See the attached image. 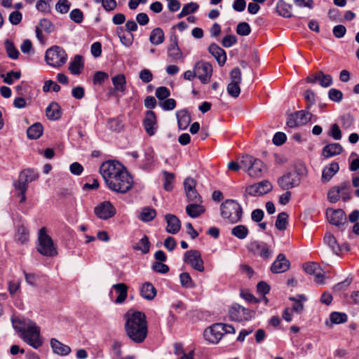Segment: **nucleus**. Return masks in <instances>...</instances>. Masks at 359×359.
I'll use <instances>...</instances> for the list:
<instances>
[{
	"label": "nucleus",
	"instance_id": "603ef678",
	"mask_svg": "<svg viewBox=\"0 0 359 359\" xmlns=\"http://www.w3.org/2000/svg\"><path fill=\"white\" fill-rule=\"evenodd\" d=\"M180 280L182 286L185 288H193L195 287L191 276L187 272L182 273L180 275Z\"/></svg>",
	"mask_w": 359,
	"mask_h": 359
},
{
	"label": "nucleus",
	"instance_id": "9b49d317",
	"mask_svg": "<svg viewBox=\"0 0 359 359\" xmlns=\"http://www.w3.org/2000/svg\"><path fill=\"white\" fill-rule=\"evenodd\" d=\"M351 188L346 183H343L341 186H335L332 187L327 193V199L330 203H337L340 198L346 201L350 199Z\"/></svg>",
	"mask_w": 359,
	"mask_h": 359
},
{
	"label": "nucleus",
	"instance_id": "09e8293b",
	"mask_svg": "<svg viewBox=\"0 0 359 359\" xmlns=\"http://www.w3.org/2000/svg\"><path fill=\"white\" fill-rule=\"evenodd\" d=\"M294 114L299 126L306 125L309 121H311L312 117V114L306 111V110L297 111L294 112Z\"/></svg>",
	"mask_w": 359,
	"mask_h": 359
},
{
	"label": "nucleus",
	"instance_id": "6e6d98bb",
	"mask_svg": "<svg viewBox=\"0 0 359 359\" xmlns=\"http://www.w3.org/2000/svg\"><path fill=\"white\" fill-rule=\"evenodd\" d=\"M109 79V75L107 73L102 72V71H98L96 72L93 78V83L95 86H101L104 83V82Z\"/></svg>",
	"mask_w": 359,
	"mask_h": 359
},
{
	"label": "nucleus",
	"instance_id": "bb28decb",
	"mask_svg": "<svg viewBox=\"0 0 359 359\" xmlns=\"http://www.w3.org/2000/svg\"><path fill=\"white\" fill-rule=\"evenodd\" d=\"M46 116L49 120L57 121L62 116V109L59 104L56 102H52L46 109Z\"/></svg>",
	"mask_w": 359,
	"mask_h": 359
},
{
	"label": "nucleus",
	"instance_id": "7c9ffc66",
	"mask_svg": "<svg viewBox=\"0 0 359 359\" xmlns=\"http://www.w3.org/2000/svg\"><path fill=\"white\" fill-rule=\"evenodd\" d=\"M342 151L343 147L339 143H330L323 147L322 154L325 158H330L339 155Z\"/></svg>",
	"mask_w": 359,
	"mask_h": 359
},
{
	"label": "nucleus",
	"instance_id": "79ce46f5",
	"mask_svg": "<svg viewBox=\"0 0 359 359\" xmlns=\"http://www.w3.org/2000/svg\"><path fill=\"white\" fill-rule=\"evenodd\" d=\"M13 186L15 190L19 191L20 202L24 203L26 201L25 192L28 187V181H14Z\"/></svg>",
	"mask_w": 359,
	"mask_h": 359
},
{
	"label": "nucleus",
	"instance_id": "72a5a7b5",
	"mask_svg": "<svg viewBox=\"0 0 359 359\" xmlns=\"http://www.w3.org/2000/svg\"><path fill=\"white\" fill-rule=\"evenodd\" d=\"M112 289L114 290L118 295L114 301L115 303H123L128 295V286L125 283H116L112 285Z\"/></svg>",
	"mask_w": 359,
	"mask_h": 359
},
{
	"label": "nucleus",
	"instance_id": "ddd939ff",
	"mask_svg": "<svg viewBox=\"0 0 359 359\" xmlns=\"http://www.w3.org/2000/svg\"><path fill=\"white\" fill-rule=\"evenodd\" d=\"M273 188L270 181H259L245 188V195L261 196L269 193Z\"/></svg>",
	"mask_w": 359,
	"mask_h": 359
},
{
	"label": "nucleus",
	"instance_id": "0e129e2a",
	"mask_svg": "<svg viewBox=\"0 0 359 359\" xmlns=\"http://www.w3.org/2000/svg\"><path fill=\"white\" fill-rule=\"evenodd\" d=\"M70 6L68 0H59L55 5V9L57 12L65 14L69 11Z\"/></svg>",
	"mask_w": 359,
	"mask_h": 359
},
{
	"label": "nucleus",
	"instance_id": "9d476101",
	"mask_svg": "<svg viewBox=\"0 0 359 359\" xmlns=\"http://www.w3.org/2000/svg\"><path fill=\"white\" fill-rule=\"evenodd\" d=\"M184 262L190 265L191 268L199 272L205 270L204 262L201 258V252L197 250H188L184 253Z\"/></svg>",
	"mask_w": 359,
	"mask_h": 359
},
{
	"label": "nucleus",
	"instance_id": "20e7f679",
	"mask_svg": "<svg viewBox=\"0 0 359 359\" xmlns=\"http://www.w3.org/2000/svg\"><path fill=\"white\" fill-rule=\"evenodd\" d=\"M220 215L227 223L234 224L241 222L243 210L241 205L234 199H226L219 207Z\"/></svg>",
	"mask_w": 359,
	"mask_h": 359
},
{
	"label": "nucleus",
	"instance_id": "774afa93",
	"mask_svg": "<svg viewBox=\"0 0 359 359\" xmlns=\"http://www.w3.org/2000/svg\"><path fill=\"white\" fill-rule=\"evenodd\" d=\"M155 95L159 100H164L170 95V91L167 87L161 86L157 88Z\"/></svg>",
	"mask_w": 359,
	"mask_h": 359
},
{
	"label": "nucleus",
	"instance_id": "4d7b16f0",
	"mask_svg": "<svg viewBox=\"0 0 359 359\" xmlns=\"http://www.w3.org/2000/svg\"><path fill=\"white\" fill-rule=\"evenodd\" d=\"M0 76L4 78V82L8 84L12 85L13 83V79L18 80L21 77L20 72H14L11 71L6 74V76L4 74H1Z\"/></svg>",
	"mask_w": 359,
	"mask_h": 359
},
{
	"label": "nucleus",
	"instance_id": "58836bf2",
	"mask_svg": "<svg viewBox=\"0 0 359 359\" xmlns=\"http://www.w3.org/2000/svg\"><path fill=\"white\" fill-rule=\"evenodd\" d=\"M165 39V35L163 29L160 27L154 28L150 33L149 41L154 46L161 44Z\"/></svg>",
	"mask_w": 359,
	"mask_h": 359
},
{
	"label": "nucleus",
	"instance_id": "423d86ee",
	"mask_svg": "<svg viewBox=\"0 0 359 359\" xmlns=\"http://www.w3.org/2000/svg\"><path fill=\"white\" fill-rule=\"evenodd\" d=\"M45 60L48 65L60 67L66 63L67 55L62 47L53 46L46 50Z\"/></svg>",
	"mask_w": 359,
	"mask_h": 359
},
{
	"label": "nucleus",
	"instance_id": "338daca9",
	"mask_svg": "<svg viewBox=\"0 0 359 359\" xmlns=\"http://www.w3.org/2000/svg\"><path fill=\"white\" fill-rule=\"evenodd\" d=\"M159 105L165 111H170L176 107L177 103L173 98H166L163 102H159Z\"/></svg>",
	"mask_w": 359,
	"mask_h": 359
},
{
	"label": "nucleus",
	"instance_id": "f3484780",
	"mask_svg": "<svg viewBox=\"0 0 359 359\" xmlns=\"http://www.w3.org/2000/svg\"><path fill=\"white\" fill-rule=\"evenodd\" d=\"M170 43L168 47V55L172 61L183 59V53L178 46V37L175 34L170 36Z\"/></svg>",
	"mask_w": 359,
	"mask_h": 359
},
{
	"label": "nucleus",
	"instance_id": "473e14b6",
	"mask_svg": "<svg viewBox=\"0 0 359 359\" xmlns=\"http://www.w3.org/2000/svg\"><path fill=\"white\" fill-rule=\"evenodd\" d=\"M292 6L286 3L284 0H279L276 6V11L280 15L285 18H290L292 14Z\"/></svg>",
	"mask_w": 359,
	"mask_h": 359
},
{
	"label": "nucleus",
	"instance_id": "7ed1b4c3",
	"mask_svg": "<svg viewBox=\"0 0 359 359\" xmlns=\"http://www.w3.org/2000/svg\"><path fill=\"white\" fill-rule=\"evenodd\" d=\"M100 172L104 180H133V178L127 168L116 160L103 162L100 167Z\"/></svg>",
	"mask_w": 359,
	"mask_h": 359
},
{
	"label": "nucleus",
	"instance_id": "f03ea898",
	"mask_svg": "<svg viewBox=\"0 0 359 359\" xmlns=\"http://www.w3.org/2000/svg\"><path fill=\"white\" fill-rule=\"evenodd\" d=\"M126 333L128 338L136 344L142 343L148 333L147 322L144 313L135 311L126 315Z\"/></svg>",
	"mask_w": 359,
	"mask_h": 359
},
{
	"label": "nucleus",
	"instance_id": "aec40b11",
	"mask_svg": "<svg viewBox=\"0 0 359 359\" xmlns=\"http://www.w3.org/2000/svg\"><path fill=\"white\" fill-rule=\"evenodd\" d=\"M196 181H184V187L187 198L190 202L201 203V197L196 189Z\"/></svg>",
	"mask_w": 359,
	"mask_h": 359
},
{
	"label": "nucleus",
	"instance_id": "ea45409f",
	"mask_svg": "<svg viewBox=\"0 0 359 359\" xmlns=\"http://www.w3.org/2000/svg\"><path fill=\"white\" fill-rule=\"evenodd\" d=\"M156 210L147 206L142 208L138 218L144 222H149L152 221L156 217Z\"/></svg>",
	"mask_w": 359,
	"mask_h": 359
},
{
	"label": "nucleus",
	"instance_id": "2eb2a0df",
	"mask_svg": "<svg viewBox=\"0 0 359 359\" xmlns=\"http://www.w3.org/2000/svg\"><path fill=\"white\" fill-rule=\"evenodd\" d=\"M94 212L100 219H108L115 215L116 210L111 202L104 201L95 208Z\"/></svg>",
	"mask_w": 359,
	"mask_h": 359
},
{
	"label": "nucleus",
	"instance_id": "a878e982",
	"mask_svg": "<svg viewBox=\"0 0 359 359\" xmlns=\"http://www.w3.org/2000/svg\"><path fill=\"white\" fill-rule=\"evenodd\" d=\"M165 218L167 223V232L172 234H176L181 227L180 220L175 215L172 214H167Z\"/></svg>",
	"mask_w": 359,
	"mask_h": 359
},
{
	"label": "nucleus",
	"instance_id": "412c9836",
	"mask_svg": "<svg viewBox=\"0 0 359 359\" xmlns=\"http://www.w3.org/2000/svg\"><path fill=\"white\" fill-rule=\"evenodd\" d=\"M106 185L116 193L125 194L128 192L133 185V181H104Z\"/></svg>",
	"mask_w": 359,
	"mask_h": 359
},
{
	"label": "nucleus",
	"instance_id": "a211bd4d",
	"mask_svg": "<svg viewBox=\"0 0 359 359\" xmlns=\"http://www.w3.org/2000/svg\"><path fill=\"white\" fill-rule=\"evenodd\" d=\"M290 262L284 254H279L271 266V271L273 273H280L287 271L290 269Z\"/></svg>",
	"mask_w": 359,
	"mask_h": 359
},
{
	"label": "nucleus",
	"instance_id": "c85d7f7f",
	"mask_svg": "<svg viewBox=\"0 0 359 359\" xmlns=\"http://www.w3.org/2000/svg\"><path fill=\"white\" fill-rule=\"evenodd\" d=\"M304 270L308 274L314 275L317 283H323L324 275L319 271L320 266L318 264L315 262L306 263L304 265Z\"/></svg>",
	"mask_w": 359,
	"mask_h": 359
},
{
	"label": "nucleus",
	"instance_id": "e433bc0d",
	"mask_svg": "<svg viewBox=\"0 0 359 359\" xmlns=\"http://www.w3.org/2000/svg\"><path fill=\"white\" fill-rule=\"evenodd\" d=\"M140 294L144 299L152 300L156 295V290L151 283L146 282L140 288Z\"/></svg>",
	"mask_w": 359,
	"mask_h": 359
},
{
	"label": "nucleus",
	"instance_id": "864d4df0",
	"mask_svg": "<svg viewBox=\"0 0 359 359\" xmlns=\"http://www.w3.org/2000/svg\"><path fill=\"white\" fill-rule=\"evenodd\" d=\"M331 324H341L346 322L347 316L344 313L332 312L330 315Z\"/></svg>",
	"mask_w": 359,
	"mask_h": 359
},
{
	"label": "nucleus",
	"instance_id": "c756f323",
	"mask_svg": "<svg viewBox=\"0 0 359 359\" xmlns=\"http://www.w3.org/2000/svg\"><path fill=\"white\" fill-rule=\"evenodd\" d=\"M178 128L186 130L191 123V115L187 109H181L176 112Z\"/></svg>",
	"mask_w": 359,
	"mask_h": 359
},
{
	"label": "nucleus",
	"instance_id": "dca6fc26",
	"mask_svg": "<svg viewBox=\"0 0 359 359\" xmlns=\"http://www.w3.org/2000/svg\"><path fill=\"white\" fill-rule=\"evenodd\" d=\"M204 338L212 344H217L223 336L221 323H215L203 332Z\"/></svg>",
	"mask_w": 359,
	"mask_h": 359
},
{
	"label": "nucleus",
	"instance_id": "5fc2aeb1",
	"mask_svg": "<svg viewBox=\"0 0 359 359\" xmlns=\"http://www.w3.org/2000/svg\"><path fill=\"white\" fill-rule=\"evenodd\" d=\"M38 177V172L33 168L25 169L19 175V180H36Z\"/></svg>",
	"mask_w": 359,
	"mask_h": 359
},
{
	"label": "nucleus",
	"instance_id": "2f4dec72",
	"mask_svg": "<svg viewBox=\"0 0 359 359\" xmlns=\"http://www.w3.org/2000/svg\"><path fill=\"white\" fill-rule=\"evenodd\" d=\"M114 90H117L124 95L126 90V79L123 74H118L111 78Z\"/></svg>",
	"mask_w": 359,
	"mask_h": 359
},
{
	"label": "nucleus",
	"instance_id": "bf43d9fd",
	"mask_svg": "<svg viewBox=\"0 0 359 359\" xmlns=\"http://www.w3.org/2000/svg\"><path fill=\"white\" fill-rule=\"evenodd\" d=\"M251 32L250 25L246 22H241L236 27V33L240 36H248Z\"/></svg>",
	"mask_w": 359,
	"mask_h": 359
},
{
	"label": "nucleus",
	"instance_id": "a18cd8bd",
	"mask_svg": "<svg viewBox=\"0 0 359 359\" xmlns=\"http://www.w3.org/2000/svg\"><path fill=\"white\" fill-rule=\"evenodd\" d=\"M231 234L238 239L243 240L248 237L249 230L246 226L239 224L231 229Z\"/></svg>",
	"mask_w": 359,
	"mask_h": 359
},
{
	"label": "nucleus",
	"instance_id": "6e6552de",
	"mask_svg": "<svg viewBox=\"0 0 359 359\" xmlns=\"http://www.w3.org/2000/svg\"><path fill=\"white\" fill-rule=\"evenodd\" d=\"M326 215L328 222L341 231H344L345 226H347L346 215L344 211L341 209L334 210L332 208H327L326 210Z\"/></svg>",
	"mask_w": 359,
	"mask_h": 359
},
{
	"label": "nucleus",
	"instance_id": "e2e57ef3",
	"mask_svg": "<svg viewBox=\"0 0 359 359\" xmlns=\"http://www.w3.org/2000/svg\"><path fill=\"white\" fill-rule=\"evenodd\" d=\"M51 0H39L36 2V8L41 13H48L50 11V2Z\"/></svg>",
	"mask_w": 359,
	"mask_h": 359
},
{
	"label": "nucleus",
	"instance_id": "37998d69",
	"mask_svg": "<svg viewBox=\"0 0 359 359\" xmlns=\"http://www.w3.org/2000/svg\"><path fill=\"white\" fill-rule=\"evenodd\" d=\"M324 242L331 248V250L334 254H339L341 249L339 244L337 242L336 238L332 234L330 233H325L324 237Z\"/></svg>",
	"mask_w": 359,
	"mask_h": 359
},
{
	"label": "nucleus",
	"instance_id": "1a4fd4ad",
	"mask_svg": "<svg viewBox=\"0 0 359 359\" xmlns=\"http://www.w3.org/2000/svg\"><path fill=\"white\" fill-rule=\"evenodd\" d=\"M253 316V313L238 304H234L229 309V316L231 320L237 322H243L250 320Z\"/></svg>",
	"mask_w": 359,
	"mask_h": 359
},
{
	"label": "nucleus",
	"instance_id": "f8f14e48",
	"mask_svg": "<svg viewBox=\"0 0 359 359\" xmlns=\"http://www.w3.org/2000/svg\"><path fill=\"white\" fill-rule=\"evenodd\" d=\"M359 210H354L346 217L347 226H345L344 231H348V238L349 239L356 238L359 236Z\"/></svg>",
	"mask_w": 359,
	"mask_h": 359
},
{
	"label": "nucleus",
	"instance_id": "b1692460",
	"mask_svg": "<svg viewBox=\"0 0 359 359\" xmlns=\"http://www.w3.org/2000/svg\"><path fill=\"white\" fill-rule=\"evenodd\" d=\"M50 345L53 353L60 356H67L72 351V349L69 346L62 344L55 338H52L50 340Z\"/></svg>",
	"mask_w": 359,
	"mask_h": 359
},
{
	"label": "nucleus",
	"instance_id": "0eeeda50",
	"mask_svg": "<svg viewBox=\"0 0 359 359\" xmlns=\"http://www.w3.org/2000/svg\"><path fill=\"white\" fill-rule=\"evenodd\" d=\"M248 249L264 261H269L273 255V250L271 247L262 241H254L250 242Z\"/></svg>",
	"mask_w": 359,
	"mask_h": 359
},
{
	"label": "nucleus",
	"instance_id": "5701e85b",
	"mask_svg": "<svg viewBox=\"0 0 359 359\" xmlns=\"http://www.w3.org/2000/svg\"><path fill=\"white\" fill-rule=\"evenodd\" d=\"M306 168L300 164L292 168L290 171L285 173L279 180H300L306 177Z\"/></svg>",
	"mask_w": 359,
	"mask_h": 359
},
{
	"label": "nucleus",
	"instance_id": "4c0bfd02",
	"mask_svg": "<svg viewBox=\"0 0 359 359\" xmlns=\"http://www.w3.org/2000/svg\"><path fill=\"white\" fill-rule=\"evenodd\" d=\"M205 211V209L204 206L198 204V203L193 202V203L189 204L186 207L187 214L192 218L199 217L201 215L204 213Z\"/></svg>",
	"mask_w": 359,
	"mask_h": 359
},
{
	"label": "nucleus",
	"instance_id": "6ab92c4d",
	"mask_svg": "<svg viewBox=\"0 0 359 359\" xmlns=\"http://www.w3.org/2000/svg\"><path fill=\"white\" fill-rule=\"evenodd\" d=\"M143 125L145 131L149 136H152L156 133V128L157 125V120L156 114L151 111H147L145 117L143 120Z\"/></svg>",
	"mask_w": 359,
	"mask_h": 359
},
{
	"label": "nucleus",
	"instance_id": "8fccbe9b",
	"mask_svg": "<svg viewBox=\"0 0 359 359\" xmlns=\"http://www.w3.org/2000/svg\"><path fill=\"white\" fill-rule=\"evenodd\" d=\"M288 215L285 212H282L278 215L275 226L276 229L283 231L287 228Z\"/></svg>",
	"mask_w": 359,
	"mask_h": 359
},
{
	"label": "nucleus",
	"instance_id": "393cba45",
	"mask_svg": "<svg viewBox=\"0 0 359 359\" xmlns=\"http://www.w3.org/2000/svg\"><path fill=\"white\" fill-rule=\"evenodd\" d=\"M209 53L216 59L219 65L222 67L226 60V52L216 43H211L208 48Z\"/></svg>",
	"mask_w": 359,
	"mask_h": 359
},
{
	"label": "nucleus",
	"instance_id": "4be33fe9",
	"mask_svg": "<svg viewBox=\"0 0 359 359\" xmlns=\"http://www.w3.org/2000/svg\"><path fill=\"white\" fill-rule=\"evenodd\" d=\"M266 170V166L262 161L254 158L248 173L251 177H261Z\"/></svg>",
	"mask_w": 359,
	"mask_h": 359
},
{
	"label": "nucleus",
	"instance_id": "f257e3e1",
	"mask_svg": "<svg viewBox=\"0 0 359 359\" xmlns=\"http://www.w3.org/2000/svg\"><path fill=\"white\" fill-rule=\"evenodd\" d=\"M11 322L14 330L19 333L25 342L37 349L42 345L40 339V327L36 324L21 317H12Z\"/></svg>",
	"mask_w": 359,
	"mask_h": 359
},
{
	"label": "nucleus",
	"instance_id": "f704fd0d",
	"mask_svg": "<svg viewBox=\"0 0 359 359\" xmlns=\"http://www.w3.org/2000/svg\"><path fill=\"white\" fill-rule=\"evenodd\" d=\"M43 127L39 122L29 126L27 130V137L30 140H37L43 135Z\"/></svg>",
	"mask_w": 359,
	"mask_h": 359
},
{
	"label": "nucleus",
	"instance_id": "69168bd1",
	"mask_svg": "<svg viewBox=\"0 0 359 359\" xmlns=\"http://www.w3.org/2000/svg\"><path fill=\"white\" fill-rule=\"evenodd\" d=\"M70 19L76 23H81L83 20V13L79 8L73 9L69 13Z\"/></svg>",
	"mask_w": 359,
	"mask_h": 359
},
{
	"label": "nucleus",
	"instance_id": "c9c22d12",
	"mask_svg": "<svg viewBox=\"0 0 359 359\" xmlns=\"http://www.w3.org/2000/svg\"><path fill=\"white\" fill-rule=\"evenodd\" d=\"M84 67L83 56L76 55L74 60L69 63V69L72 74L78 75Z\"/></svg>",
	"mask_w": 359,
	"mask_h": 359
},
{
	"label": "nucleus",
	"instance_id": "4468645a",
	"mask_svg": "<svg viewBox=\"0 0 359 359\" xmlns=\"http://www.w3.org/2000/svg\"><path fill=\"white\" fill-rule=\"evenodd\" d=\"M194 69L195 74L201 83L204 84L209 83L212 73V67L209 62L199 61L194 65Z\"/></svg>",
	"mask_w": 359,
	"mask_h": 359
},
{
	"label": "nucleus",
	"instance_id": "052dcab7",
	"mask_svg": "<svg viewBox=\"0 0 359 359\" xmlns=\"http://www.w3.org/2000/svg\"><path fill=\"white\" fill-rule=\"evenodd\" d=\"M255 158L250 155H243L239 158V164L241 168L245 171L248 172L249 168Z\"/></svg>",
	"mask_w": 359,
	"mask_h": 359
},
{
	"label": "nucleus",
	"instance_id": "3c124183",
	"mask_svg": "<svg viewBox=\"0 0 359 359\" xmlns=\"http://www.w3.org/2000/svg\"><path fill=\"white\" fill-rule=\"evenodd\" d=\"M15 238L21 243H24L28 240L29 232L27 229L23 224L18 226L15 233Z\"/></svg>",
	"mask_w": 359,
	"mask_h": 359
},
{
	"label": "nucleus",
	"instance_id": "680f3d73",
	"mask_svg": "<svg viewBox=\"0 0 359 359\" xmlns=\"http://www.w3.org/2000/svg\"><path fill=\"white\" fill-rule=\"evenodd\" d=\"M319 83L323 88H327L332 84V77L330 74H325L322 71H319Z\"/></svg>",
	"mask_w": 359,
	"mask_h": 359
},
{
	"label": "nucleus",
	"instance_id": "cd10ccee",
	"mask_svg": "<svg viewBox=\"0 0 359 359\" xmlns=\"http://www.w3.org/2000/svg\"><path fill=\"white\" fill-rule=\"evenodd\" d=\"M289 300L293 302L291 307L292 311L301 314L304 309V303L307 301V297L304 294H297L294 297H290Z\"/></svg>",
	"mask_w": 359,
	"mask_h": 359
},
{
	"label": "nucleus",
	"instance_id": "39448f33",
	"mask_svg": "<svg viewBox=\"0 0 359 359\" xmlns=\"http://www.w3.org/2000/svg\"><path fill=\"white\" fill-rule=\"evenodd\" d=\"M38 241L37 250L40 254L46 257H54L57 255L53 241L46 233V228L43 227L39 230Z\"/></svg>",
	"mask_w": 359,
	"mask_h": 359
},
{
	"label": "nucleus",
	"instance_id": "c03bdc74",
	"mask_svg": "<svg viewBox=\"0 0 359 359\" xmlns=\"http://www.w3.org/2000/svg\"><path fill=\"white\" fill-rule=\"evenodd\" d=\"M339 167L337 163H332L326 166L322 172V180H330L339 170Z\"/></svg>",
	"mask_w": 359,
	"mask_h": 359
},
{
	"label": "nucleus",
	"instance_id": "13d9d810",
	"mask_svg": "<svg viewBox=\"0 0 359 359\" xmlns=\"http://www.w3.org/2000/svg\"><path fill=\"white\" fill-rule=\"evenodd\" d=\"M226 90L231 97L237 98L241 93L240 83L230 82L227 86Z\"/></svg>",
	"mask_w": 359,
	"mask_h": 359
},
{
	"label": "nucleus",
	"instance_id": "a19ab883",
	"mask_svg": "<svg viewBox=\"0 0 359 359\" xmlns=\"http://www.w3.org/2000/svg\"><path fill=\"white\" fill-rule=\"evenodd\" d=\"M116 34L123 45L126 47H129L132 45L133 41V35L130 33L126 34L125 29L123 27H118L116 28Z\"/></svg>",
	"mask_w": 359,
	"mask_h": 359
},
{
	"label": "nucleus",
	"instance_id": "de8ad7c7",
	"mask_svg": "<svg viewBox=\"0 0 359 359\" xmlns=\"http://www.w3.org/2000/svg\"><path fill=\"white\" fill-rule=\"evenodd\" d=\"M4 45L8 56L13 60L18 59L20 53L18 49L15 47L13 42L9 39H6Z\"/></svg>",
	"mask_w": 359,
	"mask_h": 359
},
{
	"label": "nucleus",
	"instance_id": "49530a36",
	"mask_svg": "<svg viewBox=\"0 0 359 359\" xmlns=\"http://www.w3.org/2000/svg\"><path fill=\"white\" fill-rule=\"evenodd\" d=\"M133 248L135 250L141 251L144 254L149 252L150 248L149 238L147 236H144Z\"/></svg>",
	"mask_w": 359,
	"mask_h": 359
}]
</instances>
